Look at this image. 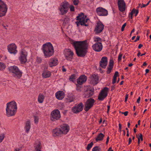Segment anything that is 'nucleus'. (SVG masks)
<instances>
[{
	"label": "nucleus",
	"mask_w": 151,
	"mask_h": 151,
	"mask_svg": "<svg viewBox=\"0 0 151 151\" xmlns=\"http://www.w3.org/2000/svg\"><path fill=\"white\" fill-rule=\"evenodd\" d=\"M87 41V40L81 42L74 41L71 43L75 48L78 56H84L86 54L88 45Z\"/></svg>",
	"instance_id": "1"
},
{
	"label": "nucleus",
	"mask_w": 151,
	"mask_h": 151,
	"mask_svg": "<svg viewBox=\"0 0 151 151\" xmlns=\"http://www.w3.org/2000/svg\"><path fill=\"white\" fill-rule=\"evenodd\" d=\"M17 109V105L15 102L12 101L8 103L6 108V114L8 116L14 115Z\"/></svg>",
	"instance_id": "2"
},
{
	"label": "nucleus",
	"mask_w": 151,
	"mask_h": 151,
	"mask_svg": "<svg viewBox=\"0 0 151 151\" xmlns=\"http://www.w3.org/2000/svg\"><path fill=\"white\" fill-rule=\"evenodd\" d=\"M42 49L45 58L50 57L54 54L53 47L50 42L44 44Z\"/></svg>",
	"instance_id": "3"
},
{
	"label": "nucleus",
	"mask_w": 151,
	"mask_h": 151,
	"mask_svg": "<svg viewBox=\"0 0 151 151\" xmlns=\"http://www.w3.org/2000/svg\"><path fill=\"white\" fill-rule=\"evenodd\" d=\"M86 16L83 13H81L79 14L78 16L76 17V20L78 21L76 22L78 27L79 26L80 24L82 26H87L88 25L85 23L87 22L88 19H86Z\"/></svg>",
	"instance_id": "4"
},
{
	"label": "nucleus",
	"mask_w": 151,
	"mask_h": 151,
	"mask_svg": "<svg viewBox=\"0 0 151 151\" xmlns=\"http://www.w3.org/2000/svg\"><path fill=\"white\" fill-rule=\"evenodd\" d=\"M69 4L68 2H63L61 4L59 9L62 15L66 14L69 9Z\"/></svg>",
	"instance_id": "5"
},
{
	"label": "nucleus",
	"mask_w": 151,
	"mask_h": 151,
	"mask_svg": "<svg viewBox=\"0 0 151 151\" xmlns=\"http://www.w3.org/2000/svg\"><path fill=\"white\" fill-rule=\"evenodd\" d=\"M9 69L10 72L14 74L17 77L19 78L22 76V73L20 71L17 66H11L9 68Z\"/></svg>",
	"instance_id": "6"
},
{
	"label": "nucleus",
	"mask_w": 151,
	"mask_h": 151,
	"mask_svg": "<svg viewBox=\"0 0 151 151\" xmlns=\"http://www.w3.org/2000/svg\"><path fill=\"white\" fill-rule=\"evenodd\" d=\"M95 101L93 99L90 98L87 100L84 104V110L88 111L93 106Z\"/></svg>",
	"instance_id": "7"
},
{
	"label": "nucleus",
	"mask_w": 151,
	"mask_h": 151,
	"mask_svg": "<svg viewBox=\"0 0 151 151\" xmlns=\"http://www.w3.org/2000/svg\"><path fill=\"white\" fill-rule=\"evenodd\" d=\"M109 88L107 87L104 88L99 93L98 99L100 101L103 100L107 96Z\"/></svg>",
	"instance_id": "8"
},
{
	"label": "nucleus",
	"mask_w": 151,
	"mask_h": 151,
	"mask_svg": "<svg viewBox=\"0 0 151 151\" xmlns=\"http://www.w3.org/2000/svg\"><path fill=\"white\" fill-rule=\"evenodd\" d=\"M60 117L59 111L58 110L53 111L51 114V119L52 121H55L58 119Z\"/></svg>",
	"instance_id": "9"
},
{
	"label": "nucleus",
	"mask_w": 151,
	"mask_h": 151,
	"mask_svg": "<svg viewBox=\"0 0 151 151\" xmlns=\"http://www.w3.org/2000/svg\"><path fill=\"white\" fill-rule=\"evenodd\" d=\"M7 11V8L5 4L1 0H0V17L5 15Z\"/></svg>",
	"instance_id": "10"
},
{
	"label": "nucleus",
	"mask_w": 151,
	"mask_h": 151,
	"mask_svg": "<svg viewBox=\"0 0 151 151\" xmlns=\"http://www.w3.org/2000/svg\"><path fill=\"white\" fill-rule=\"evenodd\" d=\"M83 105L82 102H80L73 107L72 109V111L74 113H78L83 109Z\"/></svg>",
	"instance_id": "11"
},
{
	"label": "nucleus",
	"mask_w": 151,
	"mask_h": 151,
	"mask_svg": "<svg viewBox=\"0 0 151 151\" xmlns=\"http://www.w3.org/2000/svg\"><path fill=\"white\" fill-rule=\"evenodd\" d=\"M96 11L97 15L99 16H106L108 14L107 11L101 7L97 8Z\"/></svg>",
	"instance_id": "12"
},
{
	"label": "nucleus",
	"mask_w": 151,
	"mask_h": 151,
	"mask_svg": "<svg viewBox=\"0 0 151 151\" xmlns=\"http://www.w3.org/2000/svg\"><path fill=\"white\" fill-rule=\"evenodd\" d=\"M64 54L66 59L70 61L73 59L74 53L70 49H69L65 50Z\"/></svg>",
	"instance_id": "13"
},
{
	"label": "nucleus",
	"mask_w": 151,
	"mask_h": 151,
	"mask_svg": "<svg viewBox=\"0 0 151 151\" xmlns=\"http://www.w3.org/2000/svg\"><path fill=\"white\" fill-rule=\"evenodd\" d=\"M104 28V25L100 21L97 23V25L94 31L96 33H99L101 32Z\"/></svg>",
	"instance_id": "14"
},
{
	"label": "nucleus",
	"mask_w": 151,
	"mask_h": 151,
	"mask_svg": "<svg viewBox=\"0 0 151 151\" xmlns=\"http://www.w3.org/2000/svg\"><path fill=\"white\" fill-rule=\"evenodd\" d=\"M118 5L119 10L122 12L125 11L126 4L124 0H118Z\"/></svg>",
	"instance_id": "15"
},
{
	"label": "nucleus",
	"mask_w": 151,
	"mask_h": 151,
	"mask_svg": "<svg viewBox=\"0 0 151 151\" xmlns=\"http://www.w3.org/2000/svg\"><path fill=\"white\" fill-rule=\"evenodd\" d=\"M17 46L14 43L11 44L8 46V50L11 53L16 54L17 52Z\"/></svg>",
	"instance_id": "16"
},
{
	"label": "nucleus",
	"mask_w": 151,
	"mask_h": 151,
	"mask_svg": "<svg viewBox=\"0 0 151 151\" xmlns=\"http://www.w3.org/2000/svg\"><path fill=\"white\" fill-rule=\"evenodd\" d=\"M93 49L96 52H100L103 48L101 42L96 43L92 46Z\"/></svg>",
	"instance_id": "17"
},
{
	"label": "nucleus",
	"mask_w": 151,
	"mask_h": 151,
	"mask_svg": "<svg viewBox=\"0 0 151 151\" xmlns=\"http://www.w3.org/2000/svg\"><path fill=\"white\" fill-rule=\"evenodd\" d=\"M107 58L106 57H103L99 62L100 66L103 68H105L107 64Z\"/></svg>",
	"instance_id": "18"
},
{
	"label": "nucleus",
	"mask_w": 151,
	"mask_h": 151,
	"mask_svg": "<svg viewBox=\"0 0 151 151\" xmlns=\"http://www.w3.org/2000/svg\"><path fill=\"white\" fill-rule=\"evenodd\" d=\"M27 53L23 50H22L21 52V55L20 58V60L21 63H25L27 61L26 55Z\"/></svg>",
	"instance_id": "19"
},
{
	"label": "nucleus",
	"mask_w": 151,
	"mask_h": 151,
	"mask_svg": "<svg viewBox=\"0 0 151 151\" xmlns=\"http://www.w3.org/2000/svg\"><path fill=\"white\" fill-rule=\"evenodd\" d=\"M55 96L56 98L59 100H61L64 98L65 96L64 93L63 91H59L55 93Z\"/></svg>",
	"instance_id": "20"
},
{
	"label": "nucleus",
	"mask_w": 151,
	"mask_h": 151,
	"mask_svg": "<svg viewBox=\"0 0 151 151\" xmlns=\"http://www.w3.org/2000/svg\"><path fill=\"white\" fill-rule=\"evenodd\" d=\"M91 82L93 85L96 84L99 81V77L97 75L95 74L91 76Z\"/></svg>",
	"instance_id": "21"
},
{
	"label": "nucleus",
	"mask_w": 151,
	"mask_h": 151,
	"mask_svg": "<svg viewBox=\"0 0 151 151\" xmlns=\"http://www.w3.org/2000/svg\"><path fill=\"white\" fill-rule=\"evenodd\" d=\"M87 80V77L85 75H82L77 79L78 84L81 85L85 82Z\"/></svg>",
	"instance_id": "22"
},
{
	"label": "nucleus",
	"mask_w": 151,
	"mask_h": 151,
	"mask_svg": "<svg viewBox=\"0 0 151 151\" xmlns=\"http://www.w3.org/2000/svg\"><path fill=\"white\" fill-rule=\"evenodd\" d=\"M75 99V96L72 94H70L67 96L65 101L67 103H70L74 101Z\"/></svg>",
	"instance_id": "23"
},
{
	"label": "nucleus",
	"mask_w": 151,
	"mask_h": 151,
	"mask_svg": "<svg viewBox=\"0 0 151 151\" xmlns=\"http://www.w3.org/2000/svg\"><path fill=\"white\" fill-rule=\"evenodd\" d=\"M53 134L54 136H58L60 134H63L62 130L60 128H56L53 130Z\"/></svg>",
	"instance_id": "24"
},
{
	"label": "nucleus",
	"mask_w": 151,
	"mask_h": 151,
	"mask_svg": "<svg viewBox=\"0 0 151 151\" xmlns=\"http://www.w3.org/2000/svg\"><path fill=\"white\" fill-rule=\"evenodd\" d=\"M58 60L56 58H51L49 62V64L50 67L55 66L57 64Z\"/></svg>",
	"instance_id": "25"
},
{
	"label": "nucleus",
	"mask_w": 151,
	"mask_h": 151,
	"mask_svg": "<svg viewBox=\"0 0 151 151\" xmlns=\"http://www.w3.org/2000/svg\"><path fill=\"white\" fill-rule=\"evenodd\" d=\"M114 63V61L112 60H110L109 63V66L107 68V70L106 71L107 74H109L111 73L113 68Z\"/></svg>",
	"instance_id": "26"
},
{
	"label": "nucleus",
	"mask_w": 151,
	"mask_h": 151,
	"mask_svg": "<svg viewBox=\"0 0 151 151\" xmlns=\"http://www.w3.org/2000/svg\"><path fill=\"white\" fill-rule=\"evenodd\" d=\"M61 127L63 130L62 131L63 134H67L69 130V127L66 124H63L61 126Z\"/></svg>",
	"instance_id": "27"
},
{
	"label": "nucleus",
	"mask_w": 151,
	"mask_h": 151,
	"mask_svg": "<svg viewBox=\"0 0 151 151\" xmlns=\"http://www.w3.org/2000/svg\"><path fill=\"white\" fill-rule=\"evenodd\" d=\"M41 145V143L40 141H37L35 145V151H41L40 146Z\"/></svg>",
	"instance_id": "28"
},
{
	"label": "nucleus",
	"mask_w": 151,
	"mask_h": 151,
	"mask_svg": "<svg viewBox=\"0 0 151 151\" xmlns=\"http://www.w3.org/2000/svg\"><path fill=\"white\" fill-rule=\"evenodd\" d=\"M104 137V134L103 133H100L95 138V139L96 141H101L103 140Z\"/></svg>",
	"instance_id": "29"
},
{
	"label": "nucleus",
	"mask_w": 151,
	"mask_h": 151,
	"mask_svg": "<svg viewBox=\"0 0 151 151\" xmlns=\"http://www.w3.org/2000/svg\"><path fill=\"white\" fill-rule=\"evenodd\" d=\"M94 92L90 90H87L85 93V97L87 98L91 97L93 94Z\"/></svg>",
	"instance_id": "30"
},
{
	"label": "nucleus",
	"mask_w": 151,
	"mask_h": 151,
	"mask_svg": "<svg viewBox=\"0 0 151 151\" xmlns=\"http://www.w3.org/2000/svg\"><path fill=\"white\" fill-rule=\"evenodd\" d=\"M51 73L49 71H45L43 72L42 74V76L44 78H47L50 76Z\"/></svg>",
	"instance_id": "31"
},
{
	"label": "nucleus",
	"mask_w": 151,
	"mask_h": 151,
	"mask_svg": "<svg viewBox=\"0 0 151 151\" xmlns=\"http://www.w3.org/2000/svg\"><path fill=\"white\" fill-rule=\"evenodd\" d=\"M44 96L41 94H40L38 98V101L40 103H42L44 99Z\"/></svg>",
	"instance_id": "32"
},
{
	"label": "nucleus",
	"mask_w": 151,
	"mask_h": 151,
	"mask_svg": "<svg viewBox=\"0 0 151 151\" xmlns=\"http://www.w3.org/2000/svg\"><path fill=\"white\" fill-rule=\"evenodd\" d=\"M30 127V123L29 121H27L26 124L25 128L26 131L28 132Z\"/></svg>",
	"instance_id": "33"
},
{
	"label": "nucleus",
	"mask_w": 151,
	"mask_h": 151,
	"mask_svg": "<svg viewBox=\"0 0 151 151\" xmlns=\"http://www.w3.org/2000/svg\"><path fill=\"white\" fill-rule=\"evenodd\" d=\"M76 75L75 74H73L70 76L69 79L70 81L74 82L76 79Z\"/></svg>",
	"instance_id": "34"
},
{
	"label": "nucleus",
	"mask_w": 151,
	"mask_h": 151,
	"mask_svg": "<svg viewBox=\"0 0 151 151\" xmlns=\"http://www.w3.org/2000/svg\"><path fill=\"white\" fill-rule=\"evenodd\" d=\"M94 41L97 43L101 42V39L99 37L94 38Z\"/></svg>",
	"instance_id": "35"
},
{
	"label": "nucleus",
	"mask_w": 151,
	"mask_h": 151,
	"mask_svg": "<svg viewBox=\"0 0 151 151\" xmlns=\"http://www.w3.org/2000/svg\"><path fill=\"white\" fill-rule=\"evenodd\" d=\"M5 67L6 66L4 63L0 62V70H3Z\"/></svg>",
	"instance_id": "36"
},
{
	"label": "nucleus",
	"mask_w": 151,
	"mask_h": 151,
	"mask_svg": "<svg viewBox=\"0 0 151 151\" xmlns=\"http://www.w3.org/2000/svg\"><path fill=\"white\" fill-rule=\"evenodd\" d=\"M101 148L98 146H96L94 147L92 150V151H100Z\"/></svg>",
	"instance_id": "37"
},
{
	"label": "nucleus",
	"mask_w": 151,
	"mask_h": 151,
	"mask_svg": "<svg viewBox=\"0 0 151 151\" xmlns=\"http://www.w3.org/2000/svg\"><path fill=\"white\" fill-rule=\"evenodd\" d=\"M139 11L138 10L135 9H133L131 12L132 14H133L135 13V16H136L138 13Z\"/></svg>",
	"instance_id": "38"
},
{
	"label": "nucleus",
	"mask_w": 151,
	"mask_h": 151,
	"mask_svg": "<svg viewBox=\"0 0 151 151\" xmlns=\"http://www.w3.org/2000/svg\"><path fill=\"white\" fill-rule=\"evenodd\" d=\"M93 145V143L92 142H91L90 144H88L86 147L87 150H89L92 147Z\"/></svg>",
	"instance_id": "39"
},
{
	"label": "nucleus",
	"mask_w": 151,
	"mask_h": 151,
	"mask_svg": "<svg viewBox=\"0 0 151 151\" xmlns=\"http://www.w3.org/2000/svg\"><path fill=\"white\" fill-rule=\"evenodd\" d=\"M69 8H70V11L71 12H74L75 10V8L73 6L70 5L69 6Z\"/></svg>",
	"instance_id": "40"
},
{
	"label": "nucleus",
	"mask_w": 151,
	"mask_h": 151,
	"mask_svg": "<svg viewBox=\"0 0 151 151\" xmlns=\"http://www.w3.org/2000/svg\"><path fill=\"white\" fill-rule=\"evenodd\" d=\"M4 137V135L3 134H2L0 136V142H2Z\"/></svg>",
	"instance_id": "41"
},
{
	"label": "nucleus",
	"mask_w": 151,
	"mask_h": 151,
	"mask_svg": "<svg viewBox=\"0 0 151 151\" xmlns=\"http://www.w3.org/2000/svg\"><path fill=\"white\" fill-rule=\"evenodd\" d=\"M79 2L78 0H74L73 2L74 5H77L78 4Z\"/></svg>",
	"instance_id": "42"
},
{
	"label": "nucleus",
	"mask_w": 151,
	"mask_h": 151,
	"mask_svg": "<svg viewBox=\"0 0 151 151\" xmlns=\"http://www.w3.org/2000/svg\"><path fill=\"white\" fill-rule=\"evenodd\" d=\"M122 54L121 53H120L118 57V60L119 61H120L122 59Z\"/></svg>",
	"instance_id": "43"
},
{
	"label": "nucleus",
	"mask_w": 151,
	"mask_h": 151,
	"mask_svg": "<svg viewBox=\"0 0 151 151\" xmlns=\"http://www.w3.org/2000/svg\"><path fill=\"white\" fill-rule=\"evenodd\" d=\"M116 78L113 77V78L112 80V83L113 84L116 83Z\"/></svg>",
	"instance_id": "44"
},
{
	"label": "nucleus",
	"mask_w": 151,
	"mask_h": 151,
	"mask_svg": "<svg viewBox=\"0 0 151 151\" xmlns=\"http://www.w3.org/2000/svg\"><path fill=\"white\" fill-rule=\"evenodd\" d=\"M126 24H127L126 23H125L122 25L121 29L122 31H124L125 27L126 26Z\"/></svg>",
	"instance_id": "45"
},
{
	"label": "nucleus",
	"mask_w": 151,
	"mask_h": 151,
	"mask_svg": "<svg viewBox=\"0 0 151 151\" xmlns=\"http://www.w3.org/2000/svg\"><path fill=\"white\" fill-rule=\"evenodd\" d=\"M119 76V75L118 72L117 71H116L114 75V77L116 78L117 76Z\"/></svg>",
	"instance_id": "46"
},
{
	"label": "nucleus",
	"mask_w": 151,
	"mask_h": 151,
	"mask_svg": "<svg viewBox=\"0 0 151 151\" xmlns=\"http://www.w3.org/2000/svg\"><path fill=\"white\" fill-rule=\"evenodd\" d=\"M34 117L35 122L36 123L38 122V117L37 116H35Z\"/></svg>",
	"instance_id": "47"
},
{
	"label": "nucleus",
	"mask_w": 151,
	"mask_h": 151,
	"mask_svg": "<svg viewBox=\"0 0 151 151\" xmlns=\"http://www.w3.org/2000/svg\"><path fill=\"white\" fill-rule=\"evenodd\" d=\"M140 138V139H141V141H142L143 140V136L141 134H140V135L139 136V137Z\"/></svg>",
	"instance_id": "48"
},
{
	"label": "nucleus",
	"mask_w": 151,
	"mask_h": 151,
	"mask_svg": "<svg viewBox=\"0 0 151 151\" xmlns=\"http://www.w3.org/2000/svg\"><path fill=\"white\" fill-rule=\"evenodd\" d=\"M128 111H126L125 112H122V114H124L125 116H127L128 114Z\"/></svg>",
	"instance_id": "49"
},
{
	"label": "nucleus",
	"mask_w": 151,
	"mask_h": 151,
	"mask_svg": "<svg viewBox=\"0 0 151 151\" xmlns=\"http://www.w3.org/2000/svg\"><path fill=\"white\" fill-rule=\"evenodd\" d=\"M129 95L128 94H126V97L125 98V102H126L127 101L128 98V97Z\"/></svg>",
	"instance_id": "50"
},
{
	"label": "nucleus",
	"mask_w": 151,
	"mask_h": 151,
	"mask_svg": "<svg viewBox=\"0 0 151 151\" xmlns=\"http://www.w3.org/2000/svg\"><path fill=\"white\" fill-rule=\"evenodd\" d=\"M139 38H140V37L139 36H137V38H136V39L135 40H134V42H136L137 40H139Z\"/></svg>",
	"instance_id": "51"
},
{
	"label": "nucleus",
	"mask_w": 151,
	"mask_h": 151,
	"mask_svg": "<svg viewBox=\"0 0 151 151\" xmlns=\"http://www.w3.org/2000/svg\"><path fill=\"white\" fill-rule=\"evenodd\" d=\"M107 107L108 108L107 113L108 114L110 108V106L109 105H108L107 106Z\"/></svg>",
	"instance_id": "52"
},
{
	"label": "nucleus",
	"mask_w": 151,
	"mask_h": 151,
	"mask_svg": "<svg viewBox=\"0 0 151 151\" xmlns=\"http://www.w3.org/2000/svg\"><path fill=\"white\" fill-rule=\"evenodd\" d=\"M140 97H139L137 99V102L139 104V101H140Z\"/></svg>",
	"instance_id": "53"
},
{
	"label": "nucleus",
	"mask_w": 151,
	"mask_h": 151,
	"mask_svg": "<svg viewBox=\"0 0 151 151\" xmlns=\"http://www.w3.org/2000/svg\"><path fill=\"white\" fill-rule=\"evenodd\" d=\"M132 139H131V138H129V143H128V145H129L131 143V142H132Z\"/></svg>",
	"instance_id": "54"
},
{
	"label": "nucleus",
	"mask_w": 151,
	"mask_h": 151,
	"mask_svg": "<svg viewBox=\"0 0 151 151\" xmlns=\"http://www.w3.org/2000/svg\"><path fill=\"white\" fill-rule=\"evenodd\" d=\"M109 136H108L107 138L106 141V145L108 144V142L109 141Z\"/></svg>",
	"instance_id": "55"
},
{
	"label": "nucleus",
	"mask_w": 151,
	"mask_h": 151,
	"mask_svg": "<svg viewBox=\"0 0 151 151\" xmlns=\"http://www.w3.org/2000/svg\"><path fill=\"white\" fill-rule=\"evenodd\" d=\"M143 46V45L141 44H140L138 46V48L140 49L141 48V47H142Z\"/></svg>",
	"instance_id": "56"
},
{
	"label": "nucleus",
	"mask_w": 151,
	"mask_h": 151,
	"mask_svg": "<svg viewBox=\"0 0 151 151\" xmlns=\"http://www.w3.org/2000/svg\"><path fill=\"white\" fill-rule=\"evenodd\" d=\"M119 129H122V125L121 124H119Z\"/></svg>",
	"instance_id": "57"
},
{
	"label": "nucleus",
	"mask_w": 151,
	"mask_h": 151,
	"mask_svg": "<svg viewBox=\"0 0 151 151\" xmlns=\"http://www.w3.org/2000/svg\"><path fill=\"white\" fill-rule=\"evenodd\" d=\"M62 70L63 72H65L66 71V69L64 68V66H63Z\"/></svg>",
	"instance_id": "58"
},
{
	"label": "nucleus",
	"mask_w": 151,
	"mask_h": 151,
	"mask_svg": "<svg viewBox=\"0 0 151 151\" xmlns=\"http://www.w3.org/2000/svg\"><path fill=\"white\" fill-rule=\"evenodd\" d=\"M147 6V4H142V6L141 7V8H142V7H145Z\"/></svg>",
	"instance_id": "59"
},
{
	"label": "nucleus",
	"mask_w": 151,
	"mask_h": 151,
	"mask_svg": "<svg viewBox=\"0 0 151 151\" xmlns=\"http://www.w3.org/2000/svg\"><path fill=\"white\" fill-rule=\"evenodd\" d=\"M141 54V52H140V51H139L138 52V53L137 54V56L139 57V56Z\"/></svg>",
	"instance_id": "60"
},
{
	"label": "nucleus",
	"mask_w": 151,
	"mask_h": 151,
	"mask_svg": "<svg viewBox=\"0 0 151 151\" xmlns=\"http://www.w3.org/2000/svg\"><path fill=\"white\" fill-rule=\"evenodd\" d=\"M108 151H113V150L112 149L111 147H109L108 150Z\"/></svg>",
	"instance_id": "61"
},
{
	"label": "nucleus",
	"mask_w": 151,
	"mask_h": 151,
	"mask_svg": "<svg viewBox=\"0 0 151 151\" xmlns=\"http://www.w3.org/2000/svg\"><path fill=\"white\" fill-rule=\"evenodd\" d=\"M130 14L131 19H132V16H133V14H132V13L131 12Z\"/></svg>",
	"instance_id": "62"
},
{
	"label": "nucleus",
	"mask_w": 151,
	"mask_h": 151,
	"mask_svg": "<svg viewBox=\"0 0 151 151\" xmlns=\"http://www.w3.org/2000/svg\"><path fill=\"white\" fill-rule=\"evenodd\" d=\"M146 73H148L149 71V70L148 69H146L145 70Z\"/></svg>",
	"instance_id": "63"
},
{
	"label": "nucleus",
	"mask_w": 151,
	"mask_h": 151,
	"mask_svg": "<svg viewBox=\"0 0 151 151\" xmlns=\"http://www.w3.org/2000/svg\"><path fill=\"white\" fill-rule=\"evenodd\" d=\"M130 124V122H129L128 123H127V126H128V128H129Z\"/></svg>",
	"instance_id": "64"
}]
</instances>
